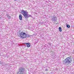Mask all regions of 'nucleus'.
<instances>
[{"label": "nucleus", "instance_id": "f257e3e1", "mask_svg": "<svg viewBox=\"0 0 74 74\" xmlns=\"http://www.w3.org/2000/svg\"><path fill=\"white\" fill-rule=\"evenodd\" d=\"M21 13L23 15L25 18H28L29 17H32V16L31 15L28 14V12L26 11L22 10L21 11Z\"/></svg>", "mask_w": 74, "mask_h": 74}, {"label": "nucleus", "instance_id": "f03ea898", "mask_svg": "<svg viewBox=\"0 0 74 74\" xmlns=\"http://www.w3.org/2000/svg\"><path fill=\"white\" fill-rule=\"evenodd\" d=\"M72 59L71 57H68L65 59L64 61H63V63L65 64H69L71 63Z\"/></svg>", "mask_w": 74, "mask_h": 74}, {"label": "nucleus", "instance_id": "7ed1b4c3", "mask_svg": "<svg viewBox=\"0 0 74 74\" xmlns=\"http://www.w3.org/2000/svg\"><path fill=\"white\" fill-rule=\"evenodd\" d=\"M25 69L21 68L18 69V71L17 72V74H25Z\"/></svg>", "mask_w": 74, "mask_h": 74}, {"label": "nucleus", "instance_id": "20e7f679", "mask_svg": "<svg viewBox=\"0 0 74 74\" xmlns=\"http://www.w3.org/2000/svg\"><path fill=\"white\" fill-rule=\"evenodd\" d=\"M20 37H21L22 38H25L27 37V34L25 32H21L20 33Z\"/></svg>", "mask_w": 74, "mask_h": 74}, {"label": "nucleus", "instance_id": "39448f33", "mask_svg": "<svg viewBox=\"0 0 74 74\" xmlns=\"http://www.w3.org/2000/svg\"><path fill=\"white\" fill-rule=\"evenodd\" d=\"M51 19L53 21H54V22H55V21H57V17H56V16H54L52 17Z\"/></svg>", "mask_w": 74, "mask_h": 74}, {"label": "nucleus", "instance_id": "423d86ee", "mask_svg": "<svg viewBox=\"0 0 74 74\" xmlns=\"http://www.w3.org/2000/svg\"><path fill=\"white\" fill-rule=\"evenodd\" d=\"M19 19L20 21H22V16L21 14H20L19 16Z\"/></svg>", "mask_w": 74, "mask_h": 74}, {"label": "nucleus", "instance_id": "0eeeda50", "mask_svg": "<svg viewBox=\"0 0 74 74\" xmlns=\"http://www.w3.org/2000/svg\"><path fill=\"white\" fill-rule=\"evenodd\" d=\"M27 46L28 48L30 47V43H27Z\"/></svg>", "mask_w": 74, "mask_h": 74}, {"label": "nucleus", "instance_id": "6e6552de", "mask_svg": "<svg viewBox=\"0 0 74 74\" xmlns=\"http://www.w3.org/2000/svg\"><path fill=\"white\" fill-rule=\"evenodd\" d=\"M59 32H62V28H61V27H59Z\"/></svg>", "mask_w": 74, "mask_h": 74}, {"label": "nucleus", "instance_id": "1a4fd4ad", "mask_svg": "<svg viewBox=\"0 0 74 74\" xmlns=\"http://www.w3.org/2000/svg\"><path fill=\"white\" fill-rule=\"evenodd\" d=\"M66 27L68 28H70V26L69 25H66Z\"/></svg>", "mask_w": 74, "mask_h": 74}, {"label": "nucleus", "instance_id": "9d476101", "mask_svg": "<svg viewBox=\"0 0 74 74\" xmlns=\"http://www.w3.org/2000/svg\"><path fill=\"white\" fill-rule=\"evenodd\" d=\"M30 37V35H27V36L26 37Z\"/></svg>", "mask_w": 74, "mask_h": 74}, {"label": "nucleus", "instance_id": "9b49d317", "mask_svg": "<svg viewBox=\"0 0 74 74\" xmlns=\"http://www.w3.org/2000/svg\"><path fill=\"white\" fill-rule=\"evenodd\" d=\"M7 17H8V18H9V19H10V18H11V16H9Z\"/></svg>", "mask_w": 74, "mask_h": 74}, {"label": "nucleus", "instance_id": "f8f14e48", "mask_svg": "<svg viewBox=\"0 0 74 74\" xmlns=\"http://www.w3.org/2000/svg\"><path fill=\"white\" fill-rule=\"evenodd\" d=\"M38 42V41H37L36 42H35V44H36Z\"/></svg>", "mask_w": 74, "mask_h": 74}, {"label": "nucleus", "instance_id": "ddd939ff", "mask_svg": "<svg viewBox=\"0 0 74 74\" xmlns=\"http://www.w3.org/2000/svg\"><path fill=\"white\" fill-rule=\"evenodd\" d=\"M27 43H23V44H26L27 45Z\"/></svg>", "mask_w": 74, "mask_h": 74}, {"label": "nucleus", "instance_id": "4468645a", "mask_svg": "<svg viewBox=\"0 0 74 74\" xmlns=\"http://www.w3.org/2000/svg\"><path fill=\"white\" fill-rule=\"evenodd\" d=\"M0 63L1 64H3V62H2L0 61Z\"/></svg>", "mask_w": 74, "mask_h": 74}, {"label": "nucleus", "instance_id": "2eb2a0df", "mask_svg": "<svg viewBox=\"0 0 74 74\" xmlns=\"http://www.w3.org/2000/svg\"><path fill=\"white\" fill-rule=\"evenodd\" d=\"M45 71H48V69H46Z\"/></svg>", "mask_w": 74, "mask_h": 74}, {"label": "nucleus", "instance_id": "dca6fc26", "mask_svg": "<svg viewBox=\"0 0 74 74\" xmlns=\"http://www.w3.org/2000/svg\"><path fill=\"white\" fill-rule=\"evenodd\" d=\"M7 17H8L9 16V15L8 14H7Z\"/></svg>", "mask_w": 74, "mask_h": 74}, {"label": "nucleus", "instance_id": "f3484780", "mask_svg": "<svg viewBox=\"0 0 74 74\" xmlns=\"http://www.w3.org/2000/svg\"><path fill=\"white\" fill-rule=\"evenodd\" d=\"M49 45H51V44L50 43H49Z\"/></svg>", "mask_w": 74, "mask_h": 74}, {"label": "nucleus", "instance_id": "a211bd4d", "mask_svg": "<svg viewBox=\"0 0 74 74\" xmlns=\"http://www.w3.org/2000/svg\"><path fill=\"white\" fill-rule=\"evenodd\" d=\"M14 0V1H16V0Z\"/></svg>", "mask_w": 74, "mask_h": 74}, {"label": "nucleus", "instance_id": "6ab92c4d", "mask_svg": "<svg viewBox=\"0 0 74 74\" xmlns=\"http://www.w3.org/2000/svg\"><path fill=\"white\" fill-rule=\"evenodd\" d=\"M0 19H1V17H0Z\"/></svg>", "mask_w": 74, "mask_h": 74}]
</instances>
